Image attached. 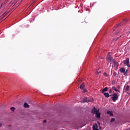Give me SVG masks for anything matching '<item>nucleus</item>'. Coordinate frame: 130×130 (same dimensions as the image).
I'll use <instances>...</instances> for the list:
<instances>
[{
  "label": "nucleus",
  "instance_id": "1",
  "mask_svg": "<svg viewBox=\"0 0 130 130\" xmlns=\"http://www.w3.org/2000/svg\"><path fill=\"white\" fill-rule=\"evenodd\" d=\"M112 96V97L111 98V99L112 100L113 102H115L116 100H118V96H119L118 93H114Z\"/></svg>",
  "mask_w": 130,
  "mask_h": 130
},
{
  "label": "nucleus",
  "instance_id": "2",
  "mask_svg": "<svg viewBox=\"0 0 130 130\" xmlns=\"http://www.w3.org/2000/svg\"><path fill=\"white\" fill-rule=\"evenodd\" d=\"M119 71L121 73H123V74H124V76H127V72H128V71L127 70L125 71V68H121Z\"/></svg>",
  "mask_w": 130,
  "mask_h": 130
},
{
  "label": "nucleus",
  "instance_id": "3",
  "mask_svg": "<svg viewBox=\"0 0 130 130\" xmlns=\"http://www.w3.org/2000/svg\"><path fill=\"white\" fill-rule=\"evenodd\" d=\"M85 93H88V90L85 88V83L82 84V93L85 94Z\"/></svg>",
  "mask_w": 130,
  "mask_h": 130
},
{
  "label": "nucleus",
  "instance_id": "4",
  "mask_svg": "<svg viewBox=\"0 0 130 130\" xmlns=\"http://www.w3.org/2000/svg\"><path fill=\"white\" fill-rule=\"evenodd\" d=\"M107 59L108 60V61H111V62H112L113 61V60H114V59H113V58L112 57V56H111V55H110V53H109L107 56Z\"/></svg>",
  "mask_w": 130,
  "mask_h": 130
},
{
  "label": "nucleus",
  "instance_id": "5",
  "mask_svg": "<svg viewBox=\"0 0 130 130\" xmlns=\"http://www.w3.org/2000/svg\"><path fill=\"white\" fill-rule=\"evenodd\" d=\"M123 63L124 64H125L127 66L128 68H130V65H129V58H127L126 60H124L123 61Z\"/></svg>",
  "mask_w": 130,
  "mask_h": 130
},
{
  "label": "nucleus",
  "instance_id": "6",
  "mask_svg": "<svg viewBox=\"0 0 130 130\" xmlns=\"http://www.w3.org/2000/svg\"><path fill=\"white\" fill-rule=\"evenodd\" d=\"M90 102L91 101H90V100H88V98H84L82 101V103H88V102Z\"/></svg>",
  "mask_w": 130,
  "mask_h": 130
},
{
  "label": "nucleus",
  "instance_id": "7",
  "mask_svg": "<svg viewBox=\"0 0 130 130\" xmlns=\"http://www.w3.org/2000/svg\"><path fill=\"white\" fill-rule=\"evenodd\" d=\"M112 62L114 64L115 68H118V66H119V64H118V62L117 61H115V60H113Z\"/></svg>",
  "mask_w": 130,
  "mask_h": 130
},
{
  "label": "nucleus",
  "instance_id": "8",
  "mask_svg": "<svg viewBox=\"0 0 130 130\" xmlns=\"http://www.w3.org/2000/svg\"><path fill=\"white\" fill-rule=\"evenodd\" d=\"M96 118L100 119L101 113L99 112V109L98 110V112L95 113Z\"/></svg>",
  "mask_w": 130,
  "mask_h": 130
},
{
  "label": "nucleus",
  "instance_id": "9",
  "mask_svg": "<svg viewBox=\"0 0 130 130\" xmlns=\"http://www.w3.org/2000/svg\"><path fill=\"white\" fill-rule=\"evenodd\" d=\"M98 112V110L96 109V108L93 107L92 110H91V113L95 114Z\"/></svg>",
  "mask_w": 130,
  "mask_h": 130
},
{
  "label": "nucleus",
  "instance_id": "10",
  "mask_svg": "<svg viewBox=\"0 0 130 130\" xmlns=\"http://www.w3.org/2000/svg\"><path fill=\"white\" fill-rule=\"evenodd\" d=\"M104 95L106 98H109V96H112V95L109 94L108 92H104Z\"/></svg>",
  "mask_w": 130,
  "mask_h": 130
},
{
  "label": "nucleus",
  "instance_id": "11",
  "mask_svg": "<svg viewBox=\"0 0 130 130\" xmlns=\"http://www.w3.org/2000/svg\"><path fill=\"white\" fill-rule=\"evenodd\" d=\"M92 128L93 130H99V129H98V125H97L96 123L93 125Z\"/></svg>",
  "mask_w": 130,
  "mask_h": 130
},
{
  "label": "nucleus",
  "instance_id": "12",
  "mask_svg": "<svg viewBox=\"0 0 130 130\" xmlns=\"http://www.w3.org/2000/svg\"><path fill=\"white\" fill-rule=\"evenodd\" d=\"M107 114H109V115H110V116H113V113L112 112V111H108L107 112Z\"/></svg>",
  "mask_w": 130,
  "mask_h": 130
},
{
  "label": "nucleus",
  "instance_id": "13",
  "mask_svg": "<svg viewBox=\"0 0 130 130\" xmlns=\"http://www.w3.org/2000/svg\"><path fill=\"white\" fill-rule=\"evenodd\" d=\"M107 91H108V87H106L103 89V90L102 91V93H104V92H107Z\"/></svg>",
  "mask_w": 130,
  "mask_h": 130
},
{
  "label": "nucleus",
  "instance_id": "14",
  "mask_svg": "<svg viewBox=\"0 0 130 130\" xmlns=\"http://www.w3.org/2000/svg\"><path fill=\"white\" fill-rule=\"evenodd\" d=\"M100 73H101V71H100V69H96V71H95V74L96 75H99V74H100Z\"/></svg>",
  "mask_w": 130,
  "mask_h": 130
},
{
  "label": "nucleus",
  "instance_id": "15",
  "mask_svg": "<svg viewBox=\"0 0 130 130\" xmlns=\"http://www.w3.org/2000/svg\"><path fill=\"white\" fill-rule=\"evenodd\" d=\"M24 107H25V108H29V105H28L27 103H25L24 104Z\"/></svg>",
  "mask_w": 130,
  "mask_h": 130
},
{
  "label": "nucleus",
  "instance_id": "16",
  "mask_svg": "<svg viewBox=\"0 0 130 130\" xmlns=\"http://www.w3.org/2000/svg\"><path fill=\"white\" fill-rule=\"evenodd\" d=\"M7 13H4L3 14V15L1 16V18L4 19L5 18V17H6V15H7Z\"/></svg>",
  "mask_w": 130,
  "mask_h": 130
},
{
  "label": "nucleus",
  "instance_id": "17",
  "mask_svg": "<svg viewBox=\"0 0 130 130\" xmlns=\"http://www.w3.org/2000/svg\"><path fill=\"white\" fill-rule=\"evenodd\" d=\"M125 91H129V86L127 85L125 88Z\"/></svg>",
  "mask_w": 130,
  "mask_h": 130
},
{
  "label": "nucleus",
  "instance_id": "18",
  "mask_svg": "<svg viewBox=\"0 0 130 130\" xmlns=\"http://www.w3.org/2000/svg\"><path fill=\"white\" fill-rule=\"evenodd\" d=\"M114 121H115V118H112V119H111L110 122H113Z\"/></svg>",
  "mask_w": 130,
  "mask_h": 130
},
{
  "label": "nucleus",
  "instance_id": "19",
  "mask_svg": "<svg viewBox=\"0 0 130 130\" xmlns=\"http://www.w3.org/2000/svg\"><path fill=\"white\" fill-rule=\"evenodd\" d=\"M104 76H105V77H108L109 75L107 74L106 73H104Z\"/></svg>",
  "mask_w": 130,
  "mask_h": 130
},
{
  "label": "nucleus",
  "instance_id": "20",
  "mask_svg": "<svg viewBox=\"0 0 130 130\" xmlns=\"http://www.w3.org/2000/svg\"><path fill=\"white\" fill-rule=\"evenodd\" d=\"M115 83H116L115 80H113L112 82V85H115Z\"/></svg>",
  "mask_w": 130,
  "mask_h": 130
},
{
  "label": "nucleus",
  "instance_id": "21",
  "mask_svg": "<svg viewBox=\"0 0 130 130\" xmlns=\"http://www.w3.org/2000/svg\"><path fill=\"white\" fill-rule=\"evenodd\" d=\"M115 92H118V93H120V91H119V90L116 89V88H115Z\"/></svg>",
  "mask_w": 130,
  "mask_h": 130
},
{
  "label": "nucleus",
  "instance_id": "22",
  "mask_svg": "<svg viewBox=\"0 0 130 130\" xmlns=\"http://www.w3.org/2000/svg\"><path fill=\"white\" fill-rule=\"evenodd\" d=\"M15 107H11V110H12V111H15Z\"/></svg>",
  "mask_w": 130,
  "mask_h": 130
},
{
  "label": "nucleus",
  "instance_id": "23",
  "mask_svg": "<svg viewBox=\"0 0 130 130\" xmlns=\"http://www.w3.org/2000/svg\"><path fill=\"white\" fill-rule=\"evenodd\" d=\"M112 91H113V89H110L109 91V93L110 94H111V93H112Z\"/></svg>",
  "mask_w": 130,
  "mask_h": 130
},
{
  "label": "nucleus",
  "instance_id": "24",
  "mask_svg": "<svg viewBox=\"0 0 130 130\" xmlns=\"http://www.w3.org/2000/svg\"><path fill=\"white\" fill-rule=\"evenodd\" d=\"M116 75H117V73H116V72H114L113 73V76H114V77H116Z\"/></svg>",
  "mask_w": 130,
  "mask_h": 130
},
{
  "label": "nucleus",
  "instance_id": "25",
  "mask_svg": "<svg viewBox=\"0 0 130 130\" xmlns=\"http://www.w3.org/2000/svg\"><path fill=\"white\" fill-rule=\"evenodd\" d=\"M126 22H127V20L125 19L123 20V23H126Z\"/></svg>",
  "mask_w": 130,
  "mask_h": 130
},
{
  "label": "nucleus",
  "instance_id": "26",
  "mask_svg": "<svg viewBox=\"0 0 130 130\" xmlns=\"http://www.w3.org/2000/svg\"><path fill=\"white\" fill-rule=\"evenodd\" d=\"M112 89H113V90H115V89H116V88H115V87H114V86H113L112 87Z\"/></svg>",
  "mask_w": 130,
  "mask_h": 130
},
{
  "label": "nucleus",
  "instance_id": "27",
  "mask_svg": "<svg viewBox=\"0 0 130 130\" xmlns=\"http://www.w3.org/2000/svg\"><path fill=\"white\" fill-rule=\"evenodd\" d=\"M79 89H82V84L80 85V87H79Z\"/></svg>",
  "mask_w": 130,
  "mask_h": 130
},
{
  "label": "nucleus",
  "instance_id": "28",
  "mask_svg": "<svg viewBox=\"0 0 130 130\" xmlns=\"http://www.w3.org/2000/svg\"><path fill=\"white\" fill-rule=\"evenodd\" d=\"M117 88H118V89H120V86L118 85V86H117Z\"/></svg>",
  "mask_w": 130,
  "mask_h": 130
},
{
  "label": "nucleus",
  "instance_id": "29",
  "mask_svg": "<svg viewBox=\"0 0 130 130\" xmlns=\"http://www.w3.org/2000/svg\"><path fill=\"white\" fill-rule=\"evenodd\" d=\"M43 122L46 123V120H44Z\"/></svg>",
  "mask_w": 130,
  "mask_h": 130
},
{
  "label": "nucleus",
  "instance_id": "30",
  "mask_svg": "<svg viewBox=\"0 0 130 130\" xmlns=\"http://www.w3.org/2000/svg\"><path fill=\"white\" fill-rule=\"evenodd\" d=\"M2 126V123H0V127Z\"/></svg>",
  "mask_w": 130,
  "mask_h": 130
},
{
  "label": "nucleus",
  "instance_id": "31",
  "mask_svg": "<svg viewBox=\"0 0 130 130\" xmlns=\"http://www.w3.org/2000/svg\"><path fill=\"white\" fill-rule=\"evenodd\" d=\"M119 25H120V24H118V25H117V27L118 26H119Z\"/></svg>",
  "mask_w": 130,
  "mask_h": 130
}]
</instances>
